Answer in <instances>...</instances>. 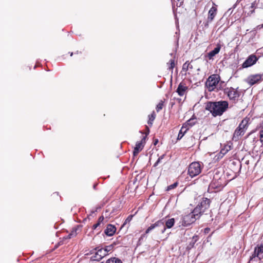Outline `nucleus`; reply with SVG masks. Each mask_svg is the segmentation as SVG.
<instances>
[{"instance_id": "nucleus-12", "label": "nucleus", "mask_w": 263, "mask_h": 263, "mask_svg": "<svg viewBox=\"0 0 263 263\" xmlns=\"http://www.w3.org/2000/svg\"><path fill=\"white\" fill-rule=\"evenodd\" d=\"M210 203L211 201L209 199L207 198H203L197 206H199V208L204 212L206 209L209 208Z\"/></svg>"}, {"instance_id": "nucleus-16", "label": "nucleus", "mask_w": 263, "mask_h": 263, "mask_svg": "<svg viewBox=\"0 0 263 263\" xmlns=\"http://www.w3.org/2000/svg\"><path fill=\"white\" fill-rule=\"evenodd\" d=\"M116 228L112 224H108L106 229L105 230V233L108 236H112L116 232Z\"/></svg>"}, {"instance_id": "nucleus-13", "label": "nucleus", "mask_w": 263, "mask_h": 263, "mask_svg": "<svg viewBox=\"0 0 263 263\" xmlns=\"http://www.w3.org/2000/svg\"><path fill=\"white\" fill-rule=\"evenodd\" d=\"M257 257L259 260L263 258V245H261L260 246H257L255 248L252 257L254 258Z\"/></svg>"}, {"instance_id": "nucleus-23", "label": "nucleus", "mask_w": 263, "mask_h": 263, "mask_svg": "<svg viewBox=\"0 0 263 263\" xmlns=\"http://www.w3.org/2000/svg\"><path fill=\"white\" fill-rule=\"evenodd\" d=\"M188 129H189V128H183V126H182L181 129L180 130L179 134H178L177 140H180L183 137L184 134L186 132V131Z\"/></svg>"}, {"instance_id": "nucleus-15", "label": "nucleus", "mask_w": 263, "mask_h": 263, "mask_svg": "<svg viewBox=\"0 0 263 263\" xmlns=\"http://www.w3.org/2000/svg\"><path fill=\"white\" fill-rule=\"evenodd\" d=\"M217 9L215 7H212L208 12V17L207 18V22L211 23L213 21L214 18L216 14Z\"/></svg>"}, {"instance_id": "nucleus-6", "label": "nucleus", "mask_w": 263, "mask_h": 263, "mask_svg": "<svg viewBox=\"0 0 263 263\" xmlns=\"http://www.w3.org/2000/svg\"><path fill=\"white\" fill-rule=\"evenodd\" d=\"M158 227L160 228V231L161 233H163L165 231V227L164 226V222L163 221V219L158 220L156 221L155 223L152 224L150 227H149L145 231V234L142 235L141 238L145 236V235L148 234L151 231L154 229L155 228Z\"/></svg>"}, {"instance_id": "nucleus-14", "label": "nucleus", "mask_w": 263, "mask_h": 263, "mask_svg": "<svg viewBox=\"0 0 263 263\" xmlns=\"http://www.w3.org/2000/svg\"><path fill=\"white\" fill-rule=\"evenodd\" d=\"M221 46L220 44H218L214 50L209 52L205 57L209 59V60H213V57L217 54H218L221 49Z\"/></svg>"}, {"instance_id": "nucleus-7", "label": "nucleus", "mask_w": 263, "mask_h": 263, "mask_svg": "<svg viewBox=\"0 0 263 263\" xmlns=\"http://www.w3.org/2000/svg\"><path fill=\"white\" fill-rule=\"evenodd\" d=\"M196 219L193 216L191 213L182 216L181 224L184 227L190 225L196 221Z\"/></svg>"}, {"instance_id": "nucleus-28", "label": "nucleus", "mask_w": 263, "mask_h": 263, "mask_svg": "<svg viewBox=\"0 0 263 263\" xmlns=\"http://www.w3.org/2000/svg\"><path fill=\"white\" fill-rule=\"evenodd\" d=\"M106 263H122L121 260L117 258L114 257L108 259Z\"/></svg>"}, {"instance_id": "nucleus-18", "label": "nucleus", "mask_w": 263, "mask_h": 263, "mask_svg": "<svg viewBox=\"0 0 263 263\" xmlns=\"http://www.w3.org/2000/svg\"><path fill=\"white\" fill-rule=\"evenodd\" d=\"M196 118L192 117V118L188 120L185 123L183 124V128H190L196 124Z\"/></svg>"}, {"instance_id": "nucleus-31", "label": "nucleus", "mask_w": 263, "mask_h": 263, "mask_svg": "<svg viewBox=\"0 0 263 263\" xmlns=\"http://www.w3.org/2000/svg\"><path fill=\"white\" fill-rule=\"evenodd\" d=\"M113 248H114V246L112 245L106 246L104 248V250H105L106 255L108 254L109 252H110L112 250Z\"/></svg>"}, {"instance_id": "nucleus-9", "label": "nucleus", "mask_w": 263, "mask_h": 263, "mask_svg": "<svg viewBox=\"0 0 263 263\" xmlns=\"http://www.w3.org/2000/svg\"><path fill=\"white\" fill-rule=\"evenodd\" d=\"M96 252L95 255L92 257L93 260L99 261L102 259L104 256H106L105 250H104V248L98 247L95 248Z\"/></svg>"}, {"instance_id": "nucleus-17", "label": "nucleus", "mask_w": 263, "mask_h": 263, "mask_svg": "<svg viewBox=\"0 0 263 263\" xmlns=\"http://www.w3.org/2000/svg\"><path fill=\"white\" fill-rule=\"evenodd\" d=\"M191 213L197 220L200 217V216L204 212L202 210H201V209L199 208V206H196L193 211Z\"/></svg>"}, {"instance_id": "nucleus-43", "label": "nucleus", "mask_w": 263, "mask_h": 263, "mask_svg": "<svg viewBox=\"0 0 263 263\" xmlns=\"http://www.w3.org/2000/svg\"><path fill=\"white\" fill-rule=\"evenodd\" d=\"M147 133H146V135L148 134H149V129H148V128L147 127Z\"/></svg>"}, {"instance_id": "nucleus-27", "label": "nucleus", "mask_w": 263, "mask_h": 263, "mask_svg": "<svg viewBox=\"0 0 263 263\" xmlns=\"http://www.w3.org/2000/svg\"><path fill=\"white\" fill-rule=\"evenodd\" d=\"M167 65L168 66V69L171 70L172 73H173V70L175 65L174 60L173 59L170 60L169 62L167 63Z\"/></svg>"}, {"instance_id": "nucleus-39", "label": "nucleus", "mask_w": 263, "mask_h": 263, "mask_svg": "<svg viewBox=\"0 0 263 263\" xmlns=\"http://www.w3.org/2000/svg\"><path fill=\"white\" fill-rule=\"evenodd\" d=\"M262 28H263V24L261 25L257 26L255 29V30H260Z\"/></svg>"}, {"instance_id": "nucleus-5", "label": "nucleus", "mask_w": 263, "mask_h": 263, "mask_svg": "<svg viewBox=\"0 0 263 263\" xmlns=\"http://www.w3.org/2000/svg\"><path fill=\"white\" fill-rule=\"evenodd\" d=\"M201 171V165L199 162H194L188 167V174L192 178L199 175Z\"/></svg>"}, {"instance_id": "nucleus-20", "label": "nucleus", "mask_w": 263, "mask_h": 263, "mask_svg": "<svg viewBox=\"0 0 263 263\" xmlns=\"http://www.w3.org/2000/svg\"><path fill=\"white\" fill-rule=\"evenodd\" d=\"M186 89L187 87L182 83H180L177 89V92L180 96H183Z\"/></svg>"}, {"instance_id": "nucleus-10", "label": "nucleus", "mask_w": 263, "mask_h": 263, "mask_svg": "<svg viewBox=\"0 0 263 263\" xmlns=\"http://www.w3.org/2000/svg\"><path fill=\"white\" fill-rule=\"evenodd\" d=\"M258 58L255 55L251 54L243 63L242 67L243 68H248L250 67L255 64Z\"/></svg>"}, {"instance_id": "nucleus-25", "label": "nucleus", "mask_w": 263, "mask_h": 263, "mask_svg": "<svg viewBox=\"0 0 263 263\" xmlns=\"http://www.w3.org/2000/svg\"><path fill=\"white\" fill-rule=\"evenodd\" d=\"M190 68L192 69L193 66L188 62H186L185 63L183 64L182 71L186 72Z\"/></svg>"}, {"instance_id": "nucleus-26", "label": "nucleus", "mask_w": 263, "mask_h": 263, "mask_svg": "<svg viewBox=\"0 0 263 263\" xmlns=\"http://www.w3.org/2000/svg\"><path fill=\"white\" fill-rule=\"evenodd\" d=\"M259 2V0H255L254 2H253L251 4V6H250V12L251 13H252L254 11V9L256 8L257 7L258 3Z\"/></svg>"}, {"instance_id": "nucleus-44", "label": "nucleus", "mask_w": 263, "mask_h": 263, "mask_svg": "<svg viewBox=\"0 0 263 263\" xmlns=\"http://www.w3.org/2000/svg\"><path fill=\"white\" fill-rule=\"evenodd\" d=\"M72 55H73V52H71V53H70V56H72Z\"/></svg>"}, {"instance_id": "nucleus-35", "label": "nucleus", "mask_w": 263, "mask_h": 263, "mask_svg": "<svg viewBox=\"0 0 263 263\" xmlns=\"http://www.w3.org/2000/svg\"><path fill=\"white\" fill-rule=\"evenodd\" d=\"M184 0H177L176 3L177 7H181L183 4Z\"/></svg>"}, {"instance_id": "nucleus-4", "label": "nucleus", "mask_w": 263, "mask_h": 263, "mask_svg": "<svg viewBox=\"0 0 263 263\" xmlns=\"http://www.w3.org/2000/svg\"><path fill=\"white\" fill-rule=\"evenodd\" d=\"M220 81V77L217 74H213L210 76L206 83L205 85L210 91H213L218 86Z\"/></svg>"}, {"instance_id": "nucleus-37", "label": "nucleus", "mask_w": 263, "mask_h": 263, "mask_svg": "<svg viewBox=\"0 0 263 263\" xmlns=\"http://www.w3.org/2000/svg\"><path fill=\"white\" fill-rule=\"evenodd\" d=\"M76 230H73L70 234L68 235V237L70 238L73 236L76 235Z\"/></svg>"}, {"instance_id": "nucleus-2", "label": "nucleus", "mask_w": 263, "mask_h": 263, "mask_svg": "<svg viewBox=\"0 0 263 263\" xmlns=\"http://www.w3.org/2000/svg\"><path fill=\"white\" fill-rule=\"evenodd\" d=\"M226 185L224 177H219L218 175L215 174L214 176L212 181L209 185V190L210 189H217L219 190L222 187Z\"/></svg>"}, {"instance_id": "nucleus-41", "label": "nucleus", "mask_w": 263, "mask_h": 263, "mask_svg": "<svg viewBox=\"0 0 263 263\" xmlns=\"http://www.w3.org/2000/svg\"><path fill=\"white\" fill-rule=\"evenodd\" d=\"M210 231V229L206 228L204 229V232L205 233H209V232Z\"/></svg>"}, {"instance_id": "nucleus-36", "label": "nucleus", "mask_w": 263, "mask_h": 263, "mask_svg": "<svg viewBox=\"0 0 263 263\" xmlns=\"http://www.w3.org/2000/svg\"><path fill=\"white\" fill-rule=\"evenodd\" d=\"M76 230H73L70 234L68 235V237L70 238L73 236L76 235Z\"/></svg>"}, {"instance_id": "nucleus-3", "label": "nucleus", "mask_w": 263, "mask_h": 263, "mask_svg": "<svg viewBox=\"0 0 263 263\" xmlns=\"http://www.w3.org/2000/svg\"><path fill=\"white\" fill-rule=\"evenodd\" d=\"M223 93L227 96L230 100L234 102L238 100L240 95V92L238 90V88H234L232 87L224 88Z\"/></svg>"}, {"instance_id": "nucleus-33", "label": "nucleus", "mask_w": 263, "mask_h": 263, "mask_svg": "<svg viewBox=\"0 0 263 263\" xmlns=\"http://www.w3.org/2000/svg\"><path fill=\"white\" fill-rule=\"evenodd\" d=\"M165 156V155L163 154L162 155H161L158 159V160H157V161L155 163V164H154V167H156L159 163H160L162 159H163L164 158Z\"/></svg>"}, {"instance_id": "nucleus-1", "label": "nucleus", "mask_w": 263, "mask_h": 263, "mask_svg": "<svg viewBox=\"0 0 263 263\" xmlns=\"http://www.w3.org/2000/svg\"><path fill=\"white\" fill-rule=\"evenodd\" d=\"M205 104V110L209 111L214 117L221 116L229 108L227 101H208Z\"/></svg>"}, {"instance_id": "nucleus-19", "label": "nucleus", "mask_w": 263, "mask_h": 263, "mask_svg": "<svg viewBox=\"0 0 263 263\" xmlns=\"http://www.w3.org/2000/svg\"><path fill=\"white\" fill-rule=\"evenodd\" d=\"M245 132V131L244 130H242L238 127L234 133L233 139L235 141L237 140L240 136L244 134Z\"/></svg>"}, {"instance_id": "nucleus-24", "label": "nucleus", "mask_w": 263, "mask_h": 263, "mask_svg": "<svg viewBox=\"0 0 263 263\" xmlns=\"http://www.w3.org/2000/svg\"><path fill=\"white\" fill-rule=\"evenodd\" d=\"M156 114L154 111H153V112L151 114V115H149L148 116V121L147 122L148 124L150 125H152L153 122L155 120L156 118Z\"/></svg>"}, {"instance_id": "nucleus-29", "label": "nucleus", "mask_w": 263, "mask_h": 263, "mask_svg": "<svg viewBox=\"0 0 263 263\" xmlns=\"http://www.w3.org/2000/svg\"><path fill=\"white\" fill-rule=\"evenodd\" d=\"M164 106V101L161 100L159 103L157 104L156 107V110L157 112L160 111L163 108Z\"/></svg>"}, {"instance_id": "nucleus-40", "label": "nucleus", "mask_w": 263, "mask_h": 263, "mask_svg": "<svg viewBox=\"0 0 263 263\" xmlns=\"http://www.w3.org/2000/svg\"><path fill=\"white\" fill-rule=\"evenodd\" d=\"M99 226H100L99 222H97L93 226L92 228L96 229Z\"/></svg>"}, {"instance_id": "nucleus-11", "label": "nucleus", "mask_w": 263, "mask_h": 263, "mask_svg": "<svg viewBox=\"0 0 263 263\" xmlns=\"http://www.w3.org/2000/svg\"><path fill=\"white\" fill-rule=\"evenodd\" d=\"M146 135L144 136L140 142H137L136 144V146L133 152L134 156L138 155V154L142 151L144 147V143H145V140L146 138Z\"/></svg>"}, {"instance_id": "nucleus-32", "label": "nucleus", "mask_w": 263, "mask_h": 263, "mask_svg": "<svg viewBox=\"0 0 263 263\" xmlns=\"http://www.w3.org/2000/svg\"><path fill=\"white\" fill-rule=\"evenodd\" d=\"M133 217V216L132 215H129L122 224V228L123 227L126 223H129L132 220Z\"/></svg>"}, {"instance_id": "nucleus-42", "label": "nucleus", "mask_w": 263, "mask_h": 263, "mask_svg": "<svg viewBox=\"0 0 263 263\" xmlns=\"http://www.w3.org/2000/svg\"><path fill=\"white\" fill-rule=\"evenodd\" d=\"M158 139H156V140H155V141H154V144L155 145H156L158 143Z\"/></svg>"}, {"instance_id": "nucleus-8", "label": "nucleus", "mask_w": 263, "mask_h": 263, "mask_svg": "<svg viewBox=\"0 0 263 263\" xmlns=\"http://www.w3.org/2000/svg\"><path fill=\"white\" fill-rule=\"evenodd\" d=\"M261 80H263V73L250 75L247 78L246 82L250 85H253L259 83Z\"/></svg>"}, {"instance_id": "nucleus-21", "label": "nucleus", "mask_w": 263, "mask_h": 263, "mask_svg": "<svg viewBox=\"0 0 263 263\" xmlns=\"http://www.w3.org/2000/svg\"><path fill=\"white\" fill-rule=\"evenodd\" d=\"M250 120L249 118H244L239 124L238 127L242 130L245 131V129L247 128L249 121Z\"/></svg>"}, {"instance_id": "nucleus-22", "label": "nucleus", "mask_w": 263, "mask_h": 263, "mask_svg": "<svg viewBox=\"0 0 263 263\" xmlns=\"http://www.w3.org/2000/svg\"><path fill=\"white\" fill-rule=\"evenodd\" d=\"M164 226L165 227V229L166 228L167 229H170L171 228H172L174 225V223H175V219L174 218H171V219H168L165 221H164Z\"/></svg>"}, {"instance_id": "nucleus-30", "label": "nucleus", "mask_w": 263, "mask_h": 263, "mask_svg": "<svg viewBox=\"0 0 263 263\" xmlns=\"http://www.w3.org/2000/svg\"><path fill=\"white\" fill-rule=\"evenodd\" d=\"M259 140L263 145V122L262 123L259 130Z\"/></svg>"}, {"instance_id": "nucleus-34", "label": "nucleus", "mask_w": 263, "mask_h": 263, "mask_svg": "<svg viewBox=\"0 0 263 263\" xmlns=\"http://www.w3.org/2000/svg\"><path fill=\"white\" fill-rule=\"evenodd\" d=\"M178 185V183L177 182H175L174 183L169 185L167 186V191H170L172 189H173L174 188H175Z\"/></svg>"}, {"instance_id": "nucleus-38", "label": "nucleus", "mask_w": 263, "mask_h": 263, "mask_svg": "<svg viewBox=\"0 0 263 263\" xmlns=\"http://www.w3.org/2000/svg\"><path fill=\"white\" fill-rule=\"evenodd\" d=\"M104 216H102L101 217H99V219H98V222H99V224H100L101 222H103V221L104 220Z\"/></svg>"}]
</instances>
